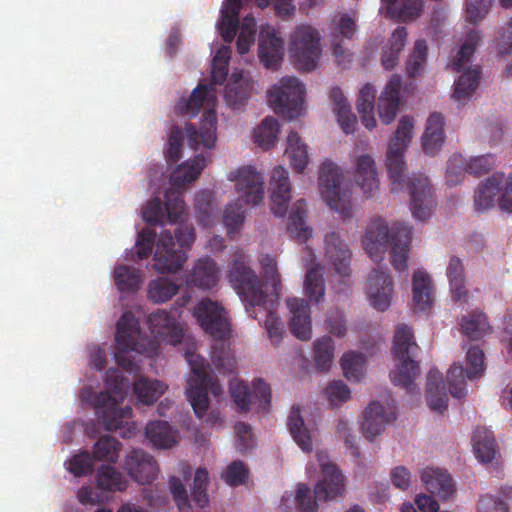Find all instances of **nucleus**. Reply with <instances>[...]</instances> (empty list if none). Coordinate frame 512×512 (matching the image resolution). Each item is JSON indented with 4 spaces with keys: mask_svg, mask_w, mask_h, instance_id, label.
Returning <instances> with one entry per match:
<instances>
[{
    "mask_svg": "<svg viewBox=\"0 0 512 512\" xmlns=\"http://www.w3.org/2000/svg\"><path fill=\"white\" fill-rule=\"evenodd\" d=\"M412 131V119L402 116L386 153V167L392 192H399L404 188L406 163L403 154L412 139ZM406 185L410 194V209L413 217L417 220H426L434 208V198L428 178L423 174H414L407 178Z\"/></svg>",
    "mask_w": 512,
    "mask_h": 512,
    "instance_id": "1",
    "label": "nucleus"
},
{
    "mask_svg": "<svg viewBox=\"0 0 512 512\" xmlns=\"http://www.w3.org/2000/svg\"><path fill=\"white\" fill-rule=\"evenodd\" d=\"M227 74V64H217L216 62H212V84H198L192 91L189 99L182 98L175 106L177 114L188 115L191 118L195 117L199 113L205 102L209 107L203 113L199 130H197L192 124H188L185 128L188 143L194 150H197L201 145L207 149H211L215 146L217 139V116L213 109L216 103V96L213 93L215 89L213 85L224 83L227 78Z\"/></svg>",
    "mask_w": 512,
    "mask_h": 512,
    "instance_id": "2",
    "label": "nucleus"
},
{
    "mask_svg": "<svg viewBox=\"0 0 512 512\" xmlns=\"http://www.w3.org/2000/svg\"><path fill=\"white\" fill-rule=\"evenodd\" d=\"M193 316L203 331L214 340L211 361L215 368L222 374L233 373L236 361L227 343L231 327L224 308L218 302L205 298L194 307Z\"/></svg>",
    "mask_w": 512,
    "mask_h": 512,
    "instance_id": "3",
    "label": "nucleus"
},
{
    "mask_svg": "<svg viewBox=\"0 0 512 512\" xmlns=\"http://www.w3.org/2000/svg\"><path fill=\"white\" fill-rule=\"evenodd\" d=\"M411 234L412 228L404 223H395L389 228L383 218L375 217L368 225L362 243L369 257L378 261L382 259L387 244L391 242V264L396 271H405Z\"/></svg>",
    "mask_w": 512,
    "mask_h": 512,
    "instance_id": "4",
    "label": "nucleus"
},
{
    "mask_svg": "<svg viewBox=\"0 0 512 512\" xmlns=\"http://www.w3.org/2000/svg\"><path fill=\"white\" fill-rule=\"evenodd\" d=\"M106 388L95 398L94 408L98 420L107 431L120 430L121 437L129 438L137 430L136 424L128 421L132 416V408L128 405L119 407L120 401L125 398L128 384L118 371L109 370Z\"/></svg>",
    "mask_w": 512,
    "mask_h": 512,
    "instance_id": "5",
    "label": "nucleus"
},
{
    "mask_svg": "<svg viewBox=\"0 0 512 512\" xmlns=\"http://www.w3.org/2000/svg\"><path fill=\"white\" fill-rule=\"evenodd\" d=\"M228 179L235 182L238 199L224 210L223 223L228 236L233 238L245 221L243 204L258 205L264 199V181L252 165L242 166L229 173Z\"/></svg>",
    "mask_w": 512,
    "mask_h": 512,
    "instance_id": "6",
    "label": "nucleus"
},
{
    "mask_svg": "<svg viewBox=\"0 0 512 512\" xmlns=\"http://www.w3.org/2000/svg\"><path fill=\"white\" fill-rule=\"evenodd\" d=\"M418 350L413 330L407 325L397 327L392 347L397 365L390 372V378L394 385L405 388L410 393L415 389L414 381L420 373L419 363L416 361Z\"/></svg>",
    "mask_w": 512,
    "mask_h": 512,
    "instance_id": "7",
    "label": "nucleus"
},
{
    "mask_svg": "<svg viewBox=\"0 0 512 512\" xmlns=\"http://www.w3.org/2000/svg\"><path fill=\"white\" fill-rule=\"evenodd\" d=\"M191 366V375L187 381L186 395L195 415L202 418L209 407L208 393L215 397L222 395L223 389L218 380L209 373V363L199 355L186 353Z\"/></svg>",
    "mask_w": 512,
    "mask_h": 512,
    "instance_id": "8",
    "label": "nucleus"
},
{
    "mask_svg": "<svg viewBox=\"0 0 512 512\" xmlns=\"http://www.w3.org/2000/svg\"><path fill=\"white\" fill-rule=\"evenodd\" d=\"M480 40L479 31L471 29L452 61V69L456 72H462L454 83L453 91V98L460 103L469 101L479 85L481 67L475 65L467 70H465V67L470 63Z\"/></svg>",
    "mask_w": 512,
    "mask_h": 512,
    "instance_id": "9",
    "label": "nucleus"
},
{
    "mask_svg": "<svg viewBox=\"0 0 512 512\" xmlns=\"http://www.w3.org/2000/svg\"><path fill=\"white\" fill-rule=\"evenodd\" d=\"M248 263V255L242 250L236 251L229 265L228 279L245 303L262 306L266 303L267 294L262 282Z\"/></svg>",
    "mask_w": 512,
    "mask_h": 512,
    "instance_id": "10",
    "label": "nucleus"
},
{
    "mask_svg": "<svg viewBox=\"0 0 512 512\" xmlns=\"http://www.w3.org/2000/svg\"><path fill=\"white\" fill-rule=\"evenodd\" d=\"M205 166L206 158L199 154L192 161L184 162L173 171L170 178L172 187L165 192V208L170 223L178 222L185 210L180 190L184 189L186 184L197 179Z\"/></svg>",
    "mask_w": 512,
    "mask_h": 512,
    "instance_id": "11",
    "label": "nucleus"
},
{
    "mask_svg": "<svg viewBox=\"0 0 512 512\" xmlns=\"http://www.w3.org/2000/svg\"><path fill=\"white\" fill-rule=\"evenodd\" d=\"M318 180L321 196L330 209L338 212L343 219L351 217L352 192L349 188H342L341 169L326 160L321 166Z\"/></svg>",
    "mask_w": 512,
    "mask_h": 512,
    "instance_id": "12",
    "label": "nucleus"
},
{
    "mask_svg": "<svg viewBox=\"0 0 512 512\" xmlns=\"http://www.w3.org/2000/svg\"><path fill=\"white\" fill-rule=\"evenodd\" d=\"M305 87L296 77H284L268 91V101L277 114L295 119L302 114Z\"/></svg>",
    "mask_w": 512,
    "mask_h": 512,
    "instance_id": "13",
    "label": "nucleus"
},
{
    "mask_svg": "<svg viewBox=\"0 0 512 512\" xmlns=\"http://www.w3.org/2000/svg\"><path fill=\"white\" fill-rule=\"evenodd\" d=\"M290 53L300 70H313L321 53L319 32L309 25L298 26L291 35Z\"/></svg>",
    "mask_w": 512,
    "mask_h": 512,
    "instance_id": "14",
    "label": "nucleus"
},
{
    "mask_svg": "<svg viewBox=\"0 0 512 512\" xmlns=\"http://www.w3.org/2000/svg\"><path fill=\"white\" fill-rule=\"evenodd\" d=\"M485 355L478 346H472L467 351L466 362L468 368L454 363L447 373L449 392L452 397L462 399L466 396V378L474 379L483 375L485 371Z\"/></svg>",
    "mask_w": 512,
    "mask_h": 512,
    "instance_id": "15",
    "label": "nucleus"
},
{
    "mask_svg": "<svg viewBox=\"0 0 512 512\" xmlns=\"http://www.w3.org/2000/svg\"><path fill=\"white\" fill-rule=\"evenodd\" d=\"M229 390L231 398L239 412H249L252 401L258 403L262 411H268L271 403V388L263 379L258 378L254 380L253 395L251 394L249 385L238 379L230 380Z\"/></svg>",
    "mask_w": 512,
    "mask_h": 512,
    "instance_id": "16",
    "label": "nucleus"
},
{
    "mask_svg": "<svg viewBox=\"0 0 512 512\" xmlns=\"http://www.w3.org/2000/svg\"><path fill=\"white\" fill-rule=\"evenodd\" d=\"M317 461L321 467L322 478L314 488V496L318 501H328L344 492V477L341 471L328 461L325 452H317Z\"/></svg>",
    "mask_w": 512,
    "mask_h": 512,
    "instance_id": "17",
    "label": "nucleus"
},
{
    "mask_svg": "<svg viewBox=\"0 0 512 512\" xmlns=\"http://www.w3.org/2000/svg\"><path fill=\"white\" fill-rule=\"evenodd\" d=\"M154 269L160 273H176L187 259L182 249H175L174 238L170 231H163L156 243Z\"/></svg>",
    "mask_w": 512,
    "mask_h": 512,
    "instance_id": "18",
    "label": "nucleus"
},
{
    "mask_svg": "<svg viewBox=\"0 0 512 512\" xmlns=\"http://www.w3.org/2000/svg\"><path fill=\"white\" fill-rule=\"evenodd\" d=\"M325 260L329 269H333L340 278H348L351 274V250L340 235L328 233L324 239Z\"/></svg>",
    "mask_w": 512,
    "mask_h": 512,
    "instance_id": "19",
    "label": "nucleus"
},
{
    "mask_svg": "<svg viewBox=\"0 0 512 512\" xmlns=\"http://www.w3.org/2000/svg\"><path fill=\"white\" fill-rule=\"evenodd\" d=\"M283 40L278 31L270 25L261 28L258 55L260 62L268 69L277 70L283 61Z\"/></svg>",
    "mask_w": 512,
    "mask_h": 512,
    "instance_id": "20",
    "label": "nucleus"
},
{
    "mask_svg": "<svg viewBox=\"0 0 512 512\" xmlns=\"http://www.w3.org/2000/svg\"><path fill=\"white\" fill-rule=\"evenodd\" d=\"M124 468L128 475L141 485L150 484L158 474L157 462L143 449H132L125 457Z\"/></svg>",
    "mask_w": 512,
    "mask_h": 512,
    "instance_id": "21",
    "label": "nucleus"
},
{
    "mask_svg": "<svg viewBox=\"0 0 512 512\" xmlns=\"http://www.w3.org/2000/svg\"><path fill=\"white\" fill-rule=\"evenodd\" d=\"M393 283L390 275L380 267L369 275L367 293L371 306L378 311H385L391 304Z\"/></svg>",
    "mask_w": 512,
    "mask_h": 512,
    "instance_id": "22",
    "label": "nucleus"
},
{
    "mask_svg": "<svg viewBox=\"0 0 512 512\" xmlns=\"http://www.w3.org/2000/svg\"><path fill=\"white\" fill-rule=\"evenodd\" d=\"M395 419L396 412L394 407L386 409L380 402H371L363 413L361 428L364 437L372 440L384 431L386 424Z\"/></svg>",
    "mask_w": 512,
    "mask_h": 512,
    "instance_id": "23",
    "label": "nucleus"
},
{
    "mask_svg": "<svg viewBox=\"0 0 512 512\" xmlns=\"http://www.w3.org/2000/svg\"><path fill=\"white\" fill-rule=\"evenodd\" d=\"M271 211L284 216L291 200V184L288 171L283 166L274 168L270 180Z\"/></svg>",
    "mask_w": 512,
    "mask_h": 512,
    "instance_id": "24",
    "label": "nucleus"
},
{
    "mask_svg": "<svg viewBox=\"0 0 512 512\" xmlns=\"http://www.w3.org/2000/svg\"><path fill=\"white\" fill-rule=\"evenodd\" d=\"M356 31L355 21L347 14L341 15L331 33V47L338 64L351 61V54L345 47V40H352Z\"/></svg>",
    "mask_w": 512,
    "mask_h": 512,
    "instance_id": "25",
    "label": "nucleus"
},
{
    "mask_svg": "<svg viewBox=\"0 0 512 512\" xmlns=\"http://www.w3.org/2000/svg\"><path fill=\"white\" fill-rule=\"evenodd\" d=\"M286 304L292 314L289 324L291 333L302 341L309 340L312 331L308 302L303 298H289Z\"/></svg>",
    "mask_w": 512,
    "mask_h": 512,
    "instance_id": "26",
    "label": "nucleus"
},
{
    "mask_svg": "<svg viewBox=\"0 0 512 512\" xmlns=\"http://www.w3.org/2000/svg\"><path fill=\"white\" fill-rule=\"evenodd\" d=\"M421 481L430 494L447 500L455 493V486L446 470L426 467L420 472Z\"/></svg>",
    "mask_w": 512,
    "mask_h": 512,
    "instance_id": "27",
    "label": "nucleus"
},
{
    "mask_svg": "<svg viewBox=\"0 0 512 512\" xmlns=\"http://www.w3.org/2000/svg\"><path fill=\"white\" fill-rule=\"evenodd\" d=\"M402 86V79L394 74L387 83L384 91L378 100V113L384 124H390L396 117L399 108V95Z\"/></svg>",
    "mask_w": 512,
    "mask_h": 512,
    "instance_id": "28",
    "label": "nucleus"
},
{
    "mask_svg": "<svg viewBox=\"0 0 512 512\" xmlns=\"http://www.w3.org/2000/svg\"><path fill=\"white\" fill-rule=\"evenodd\" d=\"M355 179L367 198L374 196L379 188V180L374 159L361 155L356 160Z\"/></svg>",
    "mask_w": 512,
    "mask_h": 512,
    "instance_id": "29",
    "label": "nucleus"
},
{
    "mask_svg": "<svg viewBox=\"0 0 512 512\" xmlns=\"http://www.w3.org/2000/svg\"><path fill=\"white\" fill-rule=\"evenodd\" d=\"M148 323L153 334L170 336L172 344L180 343L183 337L181 328L173 315L164 309H158L148 316Z\"/></svg>",
    "mask_w": 512,
    "mask_h": 512,
    "instance_id": "30",
    "label": "nucleus"
},
{
    "mask_svg": "<svg viewBox=\"0 0 512 512\" xmlns=\"http://www.w3.org/2000/svg\"><path fill=\"white\" fill-rule=\"evenodd\" d=\"M219 279L215 261L210 258H201L196 261L187 277V284L201 289H210Z\"/></svg>",
    "mask_w": 512,
    "mask_h": 512,
    "instance_id": "31",
    "label": "nucleus"
},
{
    "mask_svg": "<svg viewBox=\"0 0 512 512\" xmlns=\"http://www.w3.org/2000/svg\"><path fill=\"white\" fill-rule=\"evenodd\" d=\"M426 397L431 410L443 413L447 409L448 396L442 374L437 369H431L427 375Z\"/></svg>",
    "mask_w": 512,
    "mask_h": 512,
    "instance_id": "32",
    "label": "nucleus"
},
{
    "mask_svg": "<svg viewBox=\"0 0 512 512\" xmlns=\"http://www.w3.org/2000/svg\"><path fill=\"white\" fill-rule=\"evenodd\" d=\"M444 117L441 113H432L428 120L425 132L422 136V147L426 154L435 155L442 147L444 135Z\"/></svg>",
    "mask_w": 512,
    "mask_h": 512,
    "instance_id": "33",
    "label": "nucleus"
},
{
    "mask_svg": "<svg viewBox=\"0 0 512 512\" xmlns=\"http://www.w3.org/2000/svg\"><path fill=\"white\" fill-rule=\"evenodd\" d=\"M138 322L135 316L127 311L119 318L116 325V348L120 350H136Z\"/></svg>",
    "mask_w": 512,
    "mask_h": 512,
    "instance_id": "34",
    "label": "nucleus"
},
{
    "mask_svg": "<svg viewBox=\"0 0 512 512\" xmlns=\"http://www.w3.org/2000/svg\"><path fill=\"white\" fill-rule=\"evenodd\" d=\"M503 181L504 173L495 172L479 186L474 196L476 210L485 211L493 206L494 198L501 191Z\"/></svg>",
    "mask_w": 512,
    "mask_h": 512,
    "instance_id": "35",
    "label": "nucleus"
},
{
    "mask_svg": "<svg viewBox=\"0 0 512 512\" xmlns=\"http://www.w3.org/2000/svg\"><path fill=\"white\" fill-rule=\"evenodd\" d=\"M432 282L429 275L417 270L412 277V292L414 309L417 311H426L432 303Z\"/></svg>",
    "mask_w": 512,
    "mask_h": 512,
    "instance_id": "36",
    "label": "nucleus"
},
{
    "mask_svg": "<svg viewBox=\"0 0 512 512\" xmlns=\"http://www.w3.org/2000/svg\"><path fill=\"white\" fill-rule=\"evenodd\" d=\"M476 457L482 463H489L497 453V444L492 431L485 427H477L472 437Z\"/></svg>",
    "mask_w": 512,
    "mask_h": 512,
    "instance_id": "37",
    "label": "nucleus"
},
{
    "mask_svg": "<svg viewBox=\"0 0 512 512\" xmlns=\"http://www.w3.org/2000/svg\"><path fill=\"white\" fill-rule=\"evenodd\" d=\"M330 99L334 105L339 125L346 134L353 133L356 125V116L353 114L346 97L339 87L332 88Z\"/></svg>",
    "mask_w": 512,
    "mask_h": 512,
    "instance_id": "38",
    "label": "nucleus"
},
{
    "mask_svg": "<svg viewBox=\"0 0 512 512\" xmlns=\"http://www.w3.org/2000/svg\"><path fill=\"white\" fill-rule=\"evenodd\" d=\"M449 279L450 291L454 301H467L464 266L460 258L452 256L446 270Z\"/></svg>",
    "mask_w": 512,
    "mask_h": 512,
    "instance_id": "39",
    "label": "nucleus"
},
{
    "mask_svg": "<svg viewBox=\"0 0 512 512\" xmlns=\"http://www.w3.org/2000/svg\"><path fill=\"white\" fill-rule=\"evenodd\" d=\"M477 512H512V487H502L497 496L491 494L480 496Z\"/></svg>",
    "mask_w": 512,
    "mask_h": 512,
    "instance_id": "40",
    "label": "nucleus"
},
{
    "mask_svg": "<svg viewBox=\"0 0 512 512\" xmlns=\"http://www.w3.org/2000/svg\"><path fill=\"white\" fill-rule=\"evenodd\" d=\"M387 14L403 22L416 19L422 10L421 0H382Z\"/></svg>",
    "mask_w": 512,
    "mask_h": 512,
    "instance_id": "41",
    "label": "nucleus"
},
{
    "mask_svg": "<svg viewBox=\"0 0 512 512\" xmlns=\"http://www.w3.org/2000/svg\"><path fill=\"white\" fill-rule=\"evenodd\" d=\"M285 154L293 170L302 173L308 164V152L306 144L295 131L288 134Z\"/></svg>",
    "mask_w": 512,
    "mask_h": 512,
    "instance_id": "42",
    "label": "nucleus"
},
{
    "mask_svg": "<svg viewBox=\"0 0 512 512\" xmlns=\"http://www.w3.org/2000/svg\"><path fill=\"white\" fill-rule=\"evenodd\" d=\"M145 436L158 449H168L176 443L174 433L167 421L149 422L145 429Z\"/></svg>",
    "mask_w": 512,
    "mask_h": 512,
    "instance_id": "43",
    "label": "nucleus"
},
{
    "mask_svg": "<svg viewBox=\"0 0 512 512\" xmlns=\"http://www.w3.org/2000/svg\"><path fill=\"white\" fill-rule=\"evenodd\" d=\"M406 38L405 27H397L392 33L381 56V63L386 70H391L398 64L400 53L406 44Z\"/></svg>",
    "mask_w": 512,
    "mask_h": 512,
    "instance_id": "44",
    "label": "nucleus"
},
{
    "mask_svg": "<svg viewBox=\"0 0 512 512\" xmlns=\"http://www.w3.org/2000/svg\"><path fill=\"white\" fill-rule=\"evenodd\" d=\"M376 98V89L370 84H365L359 91L357 99V110L360 114L362 124L372 130L376 127L374 117V103Z\"/></svg>",
    "mask_w": 512,
    "mask_h": 512,
    "instance_id": "45",
    "label": "nucleus"
},
{
    "mask_svg": "<svg viewBox=\"0 0 512 512\" xmlns=\"http://www.w3.org/2000/svg\"><path fill=\"white\" fill-rule=\"evenodd\" d=\"M460 326L463 335L470 340H479L491 332L486 315L482 312L474 311L460 320Z\"/></svg>",
    "mask_w": 512,
    "mask_h": 512,
    "instance_id": "46",
    "label": "nucleus"
},
{
    "mask_svg": "<svg viewBox=\"0 0 512 512\" xmlns=\"http://www.w3.org/2000/svg\"><path fill=\"white\" fill-rule=\"evenodd\" d=\"M288 427L297 445L304 451L312 450V439L300 413V408L293 406L288 417Z\"/></svg>",
    "mask_w": 512,
    "mask_h": 512,
    "instance_id": "47",
    "label": "nucleus"
},
{
    "mask_svg": "<svg viewBox=\"0 0 512 512\" xmlns=\"http://www.w3.org/2000/svg\"><path fill=\"white\" fill-rule=\"evenodd\" d=\"M305 206L304 199H300L295 203L287 225L289 234L301 242L306 241L311 236V230L305 224Z\"/></svg>",
    "mask_w": 512,
    "mask_h": 512,
    "instance_id": "48",
    "label": "nucleus"
},
{
    "mask_svg": "<svg viewBox=\"0 0 512 512\" xmlns=\"http://www.w3.org/2000/svg\"><path fill=\"white\" fill-rule=\"evenodd\" d=\"M166 386L158 380L139 378L134 383L137 399L144 405H152L165 392Z\"/></svg>",
    "mask_w": 512,
    "mask_h": 512,
    "instance_id": "49",
    "label": "nucleus"
},
{
    "mask_svg": "<svg viewBox=\"0 0 512 512\" xmlns=\"http://www.w3.org/2000/svg\"><path fill=\"white\" fill-rule=\"evenodd\" d=\"M304 292L311 301L316 303H319L324 298L325 281L320 265H314L307 270L304 280Z\"/></svg>",
    "mask_w": 512,
    "mask_h": 512,
    "instance_id": "50",
    "label": "nucleus"
},
{
    "mask_svg": "<svg viewBox=\"0 0 512 512\" xmlns=\"http://www.w3.org/2000/svg\"><path fill=\"white\" fill-rule=\"evenodd\" d=\"M97 486L107 491H124L127 487L125 477L113 466L101 465L96 474Z\"/></svg>",
    "mask_w": 512,
    "mask_h": 512,
    "instance_id": "51",
    "label": "nucleus"
},
{
    "mask_svg": "<svg viewBox=\"0 0 512 512\" xmlns=\"http://www.w3.org/2000/svg\"><path fill=\"white\" fill-rule=\"evenodd\" d=\"M179 286L166 277H159L149 282L148 298L154 303H165L178 293Z\"/></svg>",
    "mask_w": 512,
    "mask_h": 512,
    "instance_id": "52",
    "label": "nucleus"
},
{
    "mask_svg": "<svg viewBox=\"0 0 512 512\" xmlns=\"http://www.w3.org/2000/svg\"><path fill=\"white\" fill-rule=\"evenodd\" d=\"M249 97L248 85L242 81L240 75L233 74L225 88L224 99L232 109H239Z\"/></svg>",
    "mask_w": 512,
    "mask_h": 512,
    "instance_id": "53",
    "label": "nucleus"
},
{
    "mask_svg": "<svg viewBox=\"0 0 512 512\" xmlns=\"http://www.w3.org/2000/svg\"><path fill=\"white\" fill-rule=\"evenodd\" d=\"M279 128L280 126L276 118L272 116L264 118L254 131L255 143L268 150L274 145L278 137Z\"/></svg>",
    "mask_w": 512,
    "mask_h": 512,
    "instance_id": "54",
    "label": "nucleus"
},
{
    "mask_svg": "<svg viewBox=\"0 0 512 512\" xmlns=\"http://www.w3.org/2000/svg\"><path fill=\"white\" fill-rule=\"evenodd\" d=\"M114 281L119 291L135 292L141 282L140 271L134 267L118 265L114 269Z\"/></svg>",
    "mask_w": 512,
    "mask_h": 512,
    "instance_id": "55",
    "label": "nucleus"
},
{
    "mask_svg": "<svg viewBox=\"0 0 512 512\" xmlns=\"http://www.w3.org/2000/svg\"><path fill=\"white\" fill-rule=\"evenodd\" d=\"M334 341L324 336L314 342V360L319 371H328L333 363Z\"/></svg>",
    "mask_w": 512,
    "mask_h": 512,
    "instance_id": "56",
    "label": "nucleus"
},
{
    "mask_svg": "<svg viewBox=\"0 0 512 512\" xmlns=\"http://www.w3.org/2000/svg\"><path fill=\"white\" fill-rule=\"evenodd\" d=\"M120 447V442L115 438L109 435L102 436L94 445L93 457L98 461L116 463Z\"/></svg>",
    "mask_w": 512,
    "mask_h": 512,
    "instance_id": "57",
    "label": "nucleus"
},
{
    "mask_svg": "<svg viewBox=\"0 0 512 512\" xmlns=\"http://www.w3.org/2000/svg\"><path fill=\"white\" fill-rule=\"evenodd\" d=\"M365 362V357L362 353L347 352L341 358V367L344 376L349 381H360L362 377V365Z\"/></svg>",
    "mask_w": 512,
    "mask_h": 512,
    "instance_id": "58",
    "label": "nucleus"
},
{
    "mask_svg": "<svg viewBox=\"0 0 512 512\" xmlns=\"http://www.w3.org/2000/svg\"><path fill=\"white\" fill-rule=\"evenodd\" d=\"M208 483V471L205 468L197 469L194 475L191 497L195 504L200 508L206 507L209 503V497L207 494Z\"/></svg>",
    "mask_w": 512,
    "mask_h": 512,
    "instance_id": "59",
    "label": "nucleus"
},
{
    "mask_svg": "<svg viewBox=\"0 0 512 512\" xmlns=\"http://www.w3.org/2000/svg\"><path fill=\"white\" fill-rule=\"evenodd\" d=\"M262 276L266 283L271 284L272 295L277 299L281 293V278L274 258L266 255L261 260Z\"/></svg>",
    "mask_w": 512,
    "mask_h": 512,
    "instance_id": "60",
    "label": "nucleus"
},
{
    "mask_svg": "<svg viewBox=\"0 0 512 512\" xmlns=\"http://www.w3.org/2000/svg\"><path fill=\"white\" fill-rule=\"evenodd\" d=\"M468 173L466 169V160L462 155H454L447 162L446 183L453 187L460 184Z\"/></svg>",
    "mask_w": 512,
    "mask_h": 512,
    "instance_id": "61",
    "label": "nucleus"
},
{
    "mask_svg": "<svg viewBox=\"0 0 512 512\" xmlns=\"http://www.w3.org/2000/svg\"><path fill=\"white\" fill-rule=\"evenodd\" d=\"M427 43L425 40H417L414 44V49L410 55L407 64V73L409 77L414 78L418 76L426 62L427 57Z\"/></svg>",
    "mask_w": 512,
    "mask_h": 512,
    "instance_id": "62",
    "label": "nucleus"
},
{
    "mask_svg": "<svg viewBox=\"0 0 512 512\" xmlns=\"http://www.w3.org/2000/svg\"><path fill=\"white\" fill-rule=\"evenodd\" d=\"M249 477V470L244 462L236 460L227 466L222 473V478L225 482L232 486L237 487L246 482Z\"/></svg>",
    "mask_w": 512,
    "mask_h": 512,
    "instance_id": "63",
    "label": "nucleus"
},
{
    "mask_svg": "<svg viewBox=\"0 0 512 512\" xmlns=\"http://www.w3.org/2000/svg\"><path fill=\"white\" fill-rule=\"evenodd\" d=\"M94 460L87 451L77 454L69 461V471L76 477L86 476L93 471Z\"/></svg>",
    "mask_w": 512,
    "mask_h": 512,
    "instance_id": "64",
    "label": "nucleus"
}]
</instances>
